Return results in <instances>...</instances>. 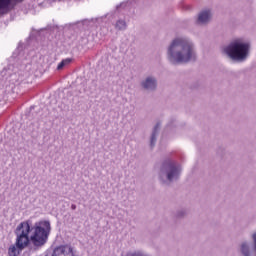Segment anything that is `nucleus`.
I'll return each mask as SVG.
<instances>
[{
  "instance_id": "f257e3e1",
  "label": "nucleus",
  "mask_w": 256,
  "mask_h": 256,
  "mask_svg": "<svg viewBox=\"0 0 256 256\" xmlns=\"http://www.w3.org/2000/svg\"><path fill=\"white\" fill-rule=\"evenodd\" d=\"M167 61L170 65H187L197 62V48L189 38L176 37L167 47Z\"/></svg>"
},
{
  "instance_id": "f03ea898",
  "label": "nucleus",
  "mask_w": 256,
  "mask_h": 256,
  "mask_svg": "<svg viewBox=\"0 0 256 256\" xmlns=\"http://www.w3.org/2000/svg\"><path fill=\"white\" fill-rule=\"evenodd\" d=\"M183 169L177 161L166 158L162 161L158 171V181L160 185L169 187L172 183H176L181 179V173Z\"/></svg>"
},
{
  "instance_id": "7ed1b4c3",
  "label": "nucleus",
  "mask_w": 256,
  "mask_h": 256,
  "mask_svg": "<svg viewBox=\"0 0 256 256\" xmlns=\"http://www.w3.org/2000/svg\"><path fill=\"white\" fill-rule=\"evenodd\" d=\"M29 233H31V221L21 222L16 229L14 234L16 236V241L14 245L8 248L9 256H19L24 249L29 246Z\"/></svg>"
},
{
  "instance_id": "20e7f679",
  "label": "nucleus",
  "mask_w": 256,
  "mask_h": 256,
  "mask_svg": "<svg viewBox=\"0 0 256 256\" xmlns=\"http://www.w3.org/2000/svg\"><path fill=\"white\" fill-rule=\"evenodd\" d=\"M250 51L251 44L243 41L241 38L233 40L224 48V53L236 63H244V61H247Z\"/></svg>"
},
{
  "instance_id": "39448f33",
  "label": "nucleus",
  "mask_w": 256,
  "mask_h": 256,
  "mask_svg": "<svg viewBox=\"0 0 256 256\" xmlns=\"http://www.w3.org/2000/svg\"><path fill=\"white\" fill-rule=\"evenodd\" d=\"M31 231H33L31 236H29L28 233L29 245L32 243L36 249H39L49 241L51 222L47 220L36 222L34 226L31 227Z\"/></svg>"
},
{
  "instance_id": "423d86ee",
  "label": "nucleus",
  "mask_w": 256,
  "mask_h": 256,
  "mask_svg": "<svg viewBox=\"0 0 256 256\" xmlns=\"http://www.w3.org/2000/svg\"><path fill=\"white\" fill-rule=\"evenodd\" d=\"M140 87L143 89V91L155 93V91H157L159 88V80L157 79V76L151 74L140 82Z\"/></svg>"
},
{
  "instance_id": "0eeeda50",
  "label": "nucleus",
  "mask_w": 256,
  "mask_h": 256,
  "mask_svg": "<svg viewBox=\"0 0 256 256\" xmlns=\"http://www.w3.org/2000/svg\"><path fill=\"white\" fill-rule=\"evenodd\" d=\"M25 0H0V17L7 15Z\"/></svg>"
},
{
  "instance_id": "6e6552de",
  "label": "nucleus",
  "mask_w": 256,
  "mask_h": 256,
  "mask_svg": "<svg viewBox=\"0 0 256 256\" xmlns=\"http://www.w3.org/2000/svg\"><path fill=\"white\" fill-rule=\"evenodd\" d=\"M211 21V10H204L198 14L196 18L195 24L196 25H207Z\"/></svg>"
},
{
  "instance_id": "1a4fd4ad",
  "label": "nucleus",
  "mask_w": 256,
  "mask_h": 256,
  "mask_svg": "<svg viewBox=\"0 0 256 256\" xmlns=\"http://www.w3.org/2000/svg\"><path fill=\"white\" fill-rule=\"evenodd\" d=\"M161 129V122H157L153 127L152 133L150 135V149H154L155 145H157V137L159 136V131Z\"/></svg>"
},
{
  "instance_id": "9d476101",
  "label": "nucleus",
  "mask_w": 256,
  "mask_h": 256,
  "mask_svg": "<svg viewBox=\"0 0 256 256\" xmlns=\"http://www.w3.org/2000/svg\"><path fill=\"white\" fill-rule=\"evenodd\" d=\"M39 113H41V108L35 110V106H31L29 110L26 111V117L27 119H29V121H33V119L41 121V119H43V116H39Z\"/></svg>"
},
{
  "instance_id": "9b49d317",
  "label": "nucleus",
  "mask_w": 256,
  "mask_h": 256,
  "mask_svg": "<svg viewBox=\"0 0 256 256\" xmlns=\"http://www.w3.org/2000/svg\"><path fill=\"white\" fill-rule=\"evenodd\" d=\"M101 20V18H92V19H84L82 21L75 22L70 25H77L79 29H87L89 25H92L94 23H97V21Z\"/></svg>"
},
{
  "instance_id": "f8f14e48",
  "label": "nucleus",
  "mask_w": 256,
  "mask_h": 256,
  "mask_svg": "<svg viewBox=\"0 0 256 256\" xmlns=\"http://www.w3.org/2000/svg\"><path fill=\"white\" fill-rule=\"evenodd\" d=\"M65 249H69V253H72V246L69 244H66V245L57 246L54 249L52 255H63V253H65Z\"/></svg>"
},
{
  "instance_id": "ddd939ff",
  "label": "nucleus",
  "mask_w": 256,
  "mask_h": 256,
  "mask_svg": "<svg viewBox=\"0 0 256 256\" xmlns=\"http://www.w3.org/2000/svg\"><path fill=\"white\" fill-rule=\"evenodd\" d=\"M173 217L176 221L185 219V217H187V209L180 208V209L176 210L173 214Z\"/></svg>"
},
{
  "instance_id": "4468645a",
  "label": "nucleus",
  "mask_w": 256,
  "mask_h": 256,
  "mask_svg": "<svg viewBox=\"0 0 256 256\" xmlns=\"http://www.w3.org/2000/svg\"><path fill=\"white\" fill-rule=\"evenodd\" d=\"M115 29L117 31H125L127 29V22L125 19H118L115 23Z\"/></svg>"
},
{
  "instance_id": "2eb2a0df",
  "label": "nucleus",
  "mask_w": 256,
  "mask_h": 256,
  "mask_svg": "<svg viewBox=\"0 0 256 256\" xmlns=\"http://www.w3.org/2000/svg\"><path fill=\"white\" fill-rule=\"evenodd\" d=\"M43 31H47L48 33H54V31H59V26L48 25L46 28L40 29V33H43Z\"/></svg>"
},
{
  "instance_id": "dca6fc26",
  "label": "nucleus",
  "mask_w": 256,
  "mask_h": 256,
  "mask_svg": "<svg viewBox=\"0 0 256 256\" xmlns=\"http://www.w3.org/2000/svg\"><path fill=\"white\" fill-rule=\"evenodd\" d=\"M71 61H73V59L71 58H66L64 60H62L58 66H57V70L61 71V69H63V67H65L66 65H69L71 63Z\"/></svg>"
},
{
  "instance_id": "f3484780",
  "label": "nucleus",
  "mask_w": 256,
  "mask_h": 256,
  "mask_svg": "<svg viewBox=\"0 0 256 256\" xmlns=\"http://www.w3.org/2000/svg\"><path fill=\"white\" fill-rule=\"evenodd\" d=\"M126 256H151L141 250H136V251H133V252H128L126 254Z\"/></svg>"
},
{
  "instance_id": "a211bd4d",
  "label": "nucleus",
  "mask_w": 256,
  "mask_h": 256,
  "mask_svg": "<svg viewBox=\"0 0 256 256\" xmlns=\"http://www.w3.org/2000/svg\"><path fill=\"white\" fill-rule=\"evenodd\" d=\"M173 127V122H169L166 126V129H171Z\"/></svg>"
},
{
  "instance_id": "6ab92c4d",
  "label": "nucleus",
  "mask_w": 256,
  "mask_h": 256,
  "mask_svg": "<svg viewBox=\"0 0 256 256\" xmlns=\"http://www.w3.org/2000/svg\"><path fill=\"white\" fill-rule=\"evenodd\" d=\"M71 209H72V211H75V209H77V205L72 204V205H71Z\"/></svg>"
},
{
  "instance_id": "aec40b11",
  "label": "nucleus",
  "mask_w": 256,
  "mask_h": 256,
  "mask_svg": "<svg viewBox=\"0 0 256 256\" xmlns=\"http://www.w3.org/2000/svg\"><path fill=\"white\" fill-rule=\"evenodd\" d=\"M51 256H59V255L52 254Z\"/></svg>"
}]
</instances>
